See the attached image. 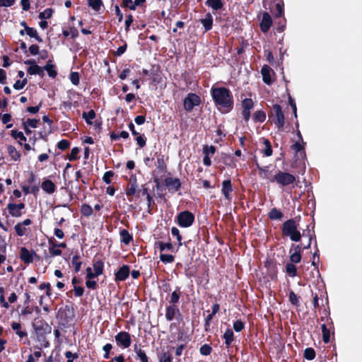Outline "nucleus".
I'll return each instance as SVG.
<instances>
[{
  "instance_id": "cd10ccee",
  "label": "nucleus",
  "mask_w": 362,
  "mask_h": 362,
  "mask_svg": "<svg viewBox=\"0 0 362 362\" xmlns=\"http://www.w3.org/2000/svg\"><path fill=\"white\" fill-rule=\"evenodd\" d=\"M62 33L64 37H71V38H75L78 35V32L75 28H70L69 30H64Z\"/></svg>"
},
{
  "instance_id": "6ab92c4d",
  "label": "nucleus",
  "mask_w": 362,
  "mask_h": 362,
  "mask_svg": "<svg viewBox=\"0 0 362 362\" xmlns=\"http://www.w3.org/2000/svg\"><path fill=\"white\" fill-rule=\"evenodd\" d=\"M201 22L206 31L211 30L213 24L212 15L209 13H207L205 18L201 20Z\"/></svg>"
},
{
  "instance_id": "2f4dec72",
  "label": "nucleus",
  "mask_w": 362,
  "mask_h": 362,
  "mask_svg": "<svg viewBox=\"0 0 362 362\" xmlns=\"http://www.w3.org/2000/svg\"><path fill=\"white\" fill-rule=\"evenodd\" d=\"M11 136L15 139H19V144L21 145H22V143L21 141H26V138L25 136H24V134H23V132H18L17 130H12L11 131Z\"/></svg>"
},
{
  "instance_id": "37998d69",
  "label": "nucleus",
  "mask_w": 362,
  "mask_h": 362,
  "mask_svg": "<svg viewBox=\"0 0 362 362\" xmlns=\"http://www.w3.org/2000/svg\"><path fill=\"white\" fill-rule=\"evenodd\" d=\"M160 259L164 263H170L174 261V257L172 255L161 254Z\"/></svg>"
},
{
  "instance_id": "3c124183",
  "label": "nucleus",
  "mask_w": 362,
  "mask_h": 362,
  "mask_svg": "<svg viewBox=\"0 0 362 362\" xmlns=\"http://www.w3.org/2000/svg\"><path fill=\"white\" fill-rule=\"evenodd\" d=\"M171 233L173 236L176 237L177 241L179 242V245H182V243H181L182 236L180 234L179 230L177 228L173 227L171 229Z\"/></svg>"
},
{
  "instance_id": "412c9836",
  "label": "nucleus",
  "mask_w": 362,
  "mask_h": 362,
  "mask_svg": "<svg viewBox=\"0 0 362 362\" xmlns=\"http://www.w3.org/2000/svg\"><path fill=\"white\" fill-rule=\"evenodd\" d=\"M134 349L141 362H148V357L145 351H143L137 344L134 345Z\"/></svg>"
},
{
  "instance_id": "58836bf2",
  "label": "nucleus",
  "mask_w": 362,
  "mask_h": 362,
  "mask_svg": "<svg viewBox=\"0 0 362 362\" xmlns=\"http://www.w3.org/2000/svg\"><path fill=\"white\" fill-rule=\"evenodd\" d=\"M81 211L83 215L89 216L93 214V209L88 204H83L81 208Z\"/></svg>"
},
{
  "instance_id": "774afa93",
  "label": "nucleus",
  "mask_w": 362,
  "mask_h": 362,
  "mask_svg": "<svg viewBox=\"0 0 362 362\" xmlns=\"http://www.w3.org/2000/svg\"><path fill=\"white\" fill-rule=\"evenodd\" d=\"M29 51H30L31 54L36 55L39 52V47L37 45H32L29 47Z\"/></svg>"
},
{
  "instance_id": "0eeeda50",
  "label": "nucleus",
  "mask_w": 362,
  "mask_h": 362,
  "mask_svg": "<svg viewBox=\"0 0 362 362\" xmlns=\"http://www.w3.org/2000/svg\"><path fill=\"white\" fill-rule=\"evenodd\" d=\"M25 204L23 203L20 204H14V203H8L7 205V209L8 210L9 214L13 217H20L23 215V210L25 209Z\"/></svg>"
},
{
  "instance_id": "e433bc0d",
  "label": "nucleus",
  "mask_w": 362,
  "mask_h": 362,
  "mask_svg": "<svg viewBox=\"0 0 362 362\" xmlns=\"http://www.w3.org/2000/svg\"><path fill=\"white\" fill-rule=\"evenodd\" d=\"M53 13V10L52 8H46L42 12H40L39 14V18L40 19H48L51 18Z\"/></svg>"
},
{
  "instance_id": "e2e57ef3",
  "label": "nucleus",
  "mask_w": 362,
  "mask_h": 362,
  "mask_svg": "<svg viewBox=\"0 0 362 362\" xmlns=\"http://www.w3.org/2000/svg\"><path fill=\"white\" fill-rule=\"evenodd\" d=\"M112 346L110 344H107L103 346V349L105 351V354L104 355L105 358H109V354H110V351L112 349Z\"/></svg>"
},
{
  "instance_id": "4c0bfd02",
  "label": "nucleus",
  "mask_w": 362,
  "mask_h": 362,
  "mask_svg": "<svg viewBox=\"0 0 362 362\" xmlns=\"http://www.w3.org/2000/svg\"><path fill=\"white\" fill-rule=\"evenodd\" d=\"M43 69L47 71L50 77L54 78L57 76V72L52 64L47 63Z\"/></svg>"
},
{
  "instance_id": "4468645a",
  "label": "nucleus",
  "mask_w": 362,
  "mask_h": 362,
  "mask_svg": "<svg viewBox=\"0 0 362 362\" xmlns=\"http://www.w3.org/2000/svg\"><path fill=\"white\" fill-rule=\"evenodd\" d=\"M129 274V267L127 265H123L115 274L116 281H124Z\"/></svg>"
},
{
  "instance_id": "bb28decb",
  "label": "nucleus",
  "mask_w": 362,
  "mask_h": 362,
  "mask_svg": "<svg viewBox=\"0 0 362 362\" xmlns=\"http://www.w3.org/2000/svg\"><path fill=\"white\" fill-rule=\"evenodd\" d=\"M93 270L95 275L97 276L103 274V263L101 261H97L93 264Z\"/></svg>"
},
{
  "instance_id": "603ef678",
  "label": "nucleus",
  "mask_w": 362,
  "mask_h": 362,
  "mask_svg": "<svg viewBox=\"0 0 362 362\" xmlns=\"http://www.w3.org/2000/svg\"><path fill=\"white\" fill-rule=\"evenodd\" d=\"M27 81L25 79L23 81L18 80L16 81V83L13 84V88L16 90H21L24 88V86L26 84Z\"/></svg>"
},
{
  "instance_id": "9d476101",
  "label": "nucleus",
  "mask_w": 362,
  "mask_h": 362,
  "mask_svg": "<svg viewBox=\"0 0 362 362\" xmlns=\"http://www.w3.org/2000/svg\"><path fill=\"white\" fill-rule=\"evenodd\" d=\"M272 24V20L268 13H264L260 23V28L263 33H267Z\"/></svg>"
},
{
  "instance_id": "864d4df0",
  "label": "nucleus",
  "mask_w": 362,
  "mask_h": 362,
  "mask_svg": "<svg viewBox=\"0 0 362 362\" xmlns=\"http://www.w3.org/2000/svg\"><path fill=\"white\" fill-rule=\"evenodd\" d=\"M79 152V149L77 147H74L71 149L70 154L69 155V159L70 160H74L77 158V155Z\"/></svg>"
},
{
  "instance_id": "393cba45",
  "label": "nucleus",
  "mask_w": 362,
  "mask_h": 362,
  "mask_svg": "<svg viewBox=\"0 0 362 362\" xmlns=\"http://www.w3.org/2000/svg\"><path fill=\"white\" fill-rule=\"evenodd\" d=\"M136 187H137V185H136V179L135 178H131L130 179V185L127 188V194L128 196L134 195L136 193Z\"/></svg>"
},
{
  "instance_id": "f704fd0d",
  "label": "nucleus",
  "mask_w": 362,
  "mask_h": 362,
  "mask_svg": "<svg viewBox=\"0 0 362 362\" xmlns=\"http://www.w3.org/2000/svg\"><path fill=\"white\" fill-rule=\"evenodd\" d=\"M39 119H28L25 122H23L24 127H31V128H35L37 127Z\"/></svg>"
},
{
  "instance_id": "b1692460",
  "label": "nucleus",
  "mask_w": 362,
  "mask_h": 362,
  "mask_svg": "<svg viewBox=\"0 0 362 362\" xmlns=\"http://www.w3.org/2000/svg\"><path fill=\"white\" fill-rule=\"evenodd\" d=\"M120 236L122 242H123L126 245H128L132 240V236L125 229L121 230Z\"/></svg>"
},
{
  "instance_id": "c03bdc74",
  "label": "nucleus",
  "mask_w": 362,
  "mask_h": 362,
  "mask_svg": "<svg viewBox=\"0 0 362 362\" xmlns=\"http://www.w3.org/2000/svg\"><path fill=\"white\" fill-rule=\"evenodd\" d=\"M180 293L179 292V288H177V290L173 291L170 296V303H177L180 299Z\"/></svg>"
},
{
  "instance_id": "49530a36",
  "label": "nucleus",
  "mask_w": 362,
  "mask_h": 362,
  "mask_svg": "<svg viewBox=\"0 0 362 362\" xmlns=\"http://www.w3.org/2000/svg\"><path fill=\"white\" fill-rule=\"evenodd\" d=\"M70 80L74 85L77 86L80 81L78 74L77 72H72L70 75Z\"/></svg>"
},
{
  "instance_id": "ea45409f",
  "label": "nucleus",
  "mask_w": 362,
  "mask_h": 362,
  "mask_svg": "<svg viewBox=\"0 0 362 362\" xmlns=\"http://www.w3.org/2000/svg\"><path fill=\"white\" fill-rule=\"evenodd\" d=\"M304 357L308 360H313L315 357V352L312 348H307L304 351Z\"/></svg>"
},
{
  "instance_id": "a19ab883",
  "label": "nucleus",
  "mask_w": 362,
  "mask_h": 362,
  "mask_svg": "<svg viewBox=\"0 0 362 362\" xmlns=\"http://www.w3.org/2000/svg\"><path fill=\"white\" fill-rule=\"evenodd\" d=\"M15 230L16 232V234L18 235V236H23L26 233V228L25 226H23L22 224L18 223L15 227Z\"/></svg>"
},
{
  "instance_id": "72a5a7b5",
  "label": "nucleus",
  "mask_w": 362,
  "mask_h": 362,
  "mask_svg": "<svg viewBox=\"0 0 362 362\" xmlns=\"http://www.w3.org/2000/svg\"><path fill=\"white\" fill-rule=\"evenodd\" d=\"M322 332L324 342L328 343L330 339V332L329 330L327 328L326 325L325 324L322 325Z\"/></svg>"
},
{
  "instance_id": "338daca9",
  "label": "nucleus",
  "mask_w": 362,
  "mask_h": 362,
  "mask_svg": "<svg viewBox=\"0 0 362 362\" xmlns=\"http://www.w3.org/2000/svg\"><path fill=\"white\" fill-rule=\"evenodd\" d=\"M171 361L170 356L167 353L163 354L160 358V362H171Z\"/></svg>"
},
{
  "instance_id": "9b49d317",
  "label": "nucleus",
  "mask_w": 362,
  "mask_h": 362,
  "mask_svg": "<svg viewBox=\"0 0 362 362\" xmlns=\"http://www.w3.org/2000/svg\"><path fill=\"white\" fill-rule=\"evenodd\" d=\"M165 185L168 187L169 190L173 192L177 191L181 185L180 181L177 178L168 177L165 180Z\"/></svg>"
},
{
  "instance_id": "f8f14e48",
  "label": "nucleus",
  "mask_w": 362,
  "mask_h": 362,
  "mask_svg": "<svg viewBox=\"0 0 362 362\" xmlns=\"http://www.w3.org/2000/svg\"><path fill=\"white\" fill-rule=\"evenodd\" d=\"M222 193L223 194L225 198L230 201L231 195L230 192L233 191V187L231 185V182L230 180H224L222 183Z\"/></svg>"
},
{
  "instance_id": "f03ea898",
  "label": "nucleus",
  "mask_w": 362,
  "mask_h": 362,
  "mask_svg": "<svg viewBox=\"0 0 362 362\" xmlns=\"http://www.w3.org/2000/svg\"><path fill=\"white\" fill-rule=\"evenodd\" d=\"M282 232L284 235L288 236L292 241L298 242L301 239V234L298 230V225L293 219H289L284 223Z\"/></svg>"
},
{
  "instance_id": "c9c22d12",
  "label": "nucleus",
  "mask_w": 362,
  "mask_h": 362,
  "mask_svg": "<svg viewBox=\"0 0 362 362\" xmlns=\"http://www.w3.org/2000/svg\"><path fill=\"white\" fill-rule=\"evenodd\" d=\"M243 110H251L253 107V101L251 98H245L242 102Z\"/></svg>"
},
{
  "instance_id": "13d9d810",
  "label": "nucleus",
  "mask_w": 362,
  "mask_h": 362,
  "mask_svg": "<svg viewBox=\"0 0 362 362\" xmlns=\"http://www.w3.org/2000/svg\"><path fill=\"white\" fill-rule=\"evenodd\" d=\"M122 6L128 7L131 10H135V6L134 5V2L132 0H123Z\"/></svg>"
},
{
  "instance_id": "c85d7f7f",
  "label": "nucleus",
  "mask_w": 362,
  "mask_h": 362,
  "mask_svg": "<svg viewBox=\"0 0 362 362\" xmlns=\"http://www.w3.org/2000/svg\"><path fill=\"white\" fill-rule=\"evenodd\" d=\"M286 273L291 277L297 276L296 267L291 263H288L286 266Z\"/></svg>"
},
{
  "instance_id": "0e129e2a",
  "label": "nucleus",
  "mask_w": 362,
  "mask_h": 362,
  "mask_svg": "<svg viewBox=\"0 0 362 362\" xmlns=\"http://www.w3.org/2000/svg\"><path fill=\"white\" fill-rule=\"evenodd\" d=\"M86 276L87 278L89 279H93L97 277V276L95 275L94 270L93 271V269L90 267H88L86 269Z\"/></svg>"
},
{
  "instance_id": "39448f33",
  "label": "nucleus",
  "mask_w": 362,
  "mask_h": 362,
  "mask_svg": "<svg viewBox=\"0 0 362 362\" xmlns=\"http://www.w3.org/2000/svg\"><path fill=\"white\" fill-rule=\"evenodd\" d=\"M194 221V216L192 213L185 211L180 213L177 216V222L180 226L187 228L192 225Z\"/></svg>"
},
{
  "instance_id": "6e6552de",
  "label": "nucleus",
  "mask_w": 362,
  "mask_h": 362,
  "mask_svg": "<svg viewBox=\"0 0 362 362\" xmlns=\"http://www.w3.org/2000/svg\"><path fill=\"white\" fill-rule=\"evenodd\" d=\"M115 341L117 343L123 346L128 348L131 345L130 334L127 332H120L115 336Z\"/></svg>"
},
{
  "instance_id": "a878e982",
  "label": "nucleus",
  "mask_w": 362,
  "mask_h": 362,
  "mask_svg": "<svg viewBox=\"0 0 362 362\" xmlns=\"http://www.w3.org/2000/svg\"><path fill=\"white\" fill-rule=\"evenodd\" d=\"M269 217L272 220H280L283 217V214L277 209L274 208L269 213Z\"/></svg>"
},
{
  "instance_id": "6e6d98bb",
  "label": "nucleus",
  "mask_w": 362,
  "mask_h": 362,
  "mask_svg": "<svg viewBox=\"0 0 362 362\" xmlns=\"http://www.w3.org/2000/svg\"><path fill=\"white\" fill-rule=\"evenodd\" d=\"M289 300L293 305H297L298 303V297L293 291L289 293Z\"/></svg>"
},
{
  "instance_id": "dca6fc26",
  "label": "nucleus",
  "mask_w": 362,
  "mask_h": 362,
  "mask_svg": "<svg viewBox=\"0 0 362 362\" xmlns=\"http://www.w3.org/2000/svg\"><path fill=\"white\" fill-rule=\"evenodd\" d=\"M42 189L48 194H52L55 189V185L49 180H45L42 183Z\"/></svg>"
},
{
  "instance_id": "473e14b6",
  "label": "nucleus",
  "mask_w": 362,
  "mask_h": 362,
  "mask_svg": "<svg viewBox=\"0 0 362 362\" xmlns=\"http://www.w3.org/2000/svg\"><path fill=\"white\" fill-rule=\"evenodd\" d=\"M95 117V113L93 110H90L88 112H84L83 113V118L89 124H92L91 120L93 119Z\"/></svg>"
},
{
  "instance_id": "69168bd1",
  "label": "nucleus",
  "mask_w": 362,
  "mask_h": 362,
  "mask_svg": "<svg viewBox=\"0 0 362 362\" xmlns=\"http://www.w3.org/2000/svg\"><path fill=\"white\" fill-rule=\"evenodd\" d=\"M96 281L93 280V279H88V281H86V286L88 288H92V289H95V287H96Z\"/></svg>"
},
{
  "instance_id": "1a4fd4ad",
  "label": "nucleus",
  "mask_w": 362,
  "mask_h": 362,
  "mask_svg": "<svg viewBox=\"0 0 362 362\" xmlns=\"http://www.w3.org/2000/svg\"><path fill=\"white\" fill-rule=\"evenodd\" d=\"M25 64L30 65L28 69V73L30 75H44V69L37 65L33 60H27L25 62Z\"/></svg>"
},
{
  "instance_id": "c756f323",
  "label": "nucleus",
  "mask_w": 362,
  "mask_h": 362,
  "mask_svg": "<svg viewBox=\"0 0 362 362\" xmlns=\"http://www.w3.org/2000/svg\"><path fill=\"white\" fill-rule=\"evenodd\" d=\"M88 5L95 11H98L100 10L103 5L101 0H88Z\"/></svg>"
},
{
  "instance_id": "4d7b16f0",
  "label": "nucleus",
  "mask_w": 362,
  "mask_h": 362,
  "mask_svg": "<svg viewBox=\"0 0 362 362\" xmlns=\"http://www.w3.org/2000/svg\"><path fill=\"white\" fill-rule=\"evenodd\" d=\"M211 351V348L209 346L206 345V344L203 345L200 348L201 354L204 355V356H207V355L210 354Z\"/></svg>"
},
{
  "instance_id": "09e8293b",
  "label": "nucleus",
  "mask_w": 362,
  "mask_h": 362,
  "mask_svg": "<svg viewBox=\"0 0 362 362\" xmlns=\"http://www.w3.org/2000/svg\"><path fill=\"white\" fill-rule=\"evenodd\" d=\"M244 327L245 325L241 320H236L233 323V329L235 332H240L244 329Z\"/></svg>"
},
{
  "instance_id": "8fccbe9b",
  "label": "nucleus",
  "mask_w": 362,
  "mask_h": 362,
  "mask_svg": "<svg viewBox=\"0 0 362 362\" xmlns=\"http://www.w3.org/2000/svg\"><path fill=\"white\" fill-rule=\"evenodd\" d=\"M69 146H70V143L67 140H65V139L61 140L57 144V147L60 150H65V149L68 148L69 147Z\"/></svg>"
},
{
  "instance_id": "79ce46f5",
  "label": "nucleus",
  "mask_w": 362,
  "mask_h": 362,
  "mask_svg": "<svg viewBox=\"0 0 362 362\" xmlns=\"http://www.w3.org/2000/svg\"><path fill=\"white\" fill-rule=\"evenodd\" d=\"M72 264L74 266L76 272H78L81 266V262L78 261V256L74 255L72 257Z\"/></svg>"
},
{
  "instance_id": "de8ad7c7",
  "label": "nucleus",
  "mask_w": 362,
  "mask_h": 362,
  "mask_svg": "<svg viewBox=\"0 0 362 362\" xmlns=\"http://www.w3.org/2000/svg\"><path fill=\"white\" fill-rule=\"evenodd\" d=\"M204 153L205 155H214L216 152V147L214 146H205L203 149Z\"/></svg>"
},
{
  "instance_id": "7c9ffc66",
  "label": "nucleus",
  "mask_w": 362,
  "mask_h": 362,
  "mask_svg": "<svg viewBox=\"0 0 362 362\" xmlns=\"http://www.w3.org/2000/svg\"><path fill=\"white\" fill-rule=\"evenodd\" d=\"M264 148L262 151L263 153L266 156H272V146H271L269 141L268 139H264Z\"/></svg>"
},
{
  "instance_id": "423d86ee",
  "label": "nucleus",
  "mask_w": 362,
  "mask_h": 362,
  "mask_svg": "<svg viewBox=\"0 0 362 362\" xmlns=\"http://www.w3.org/2000/svg\"><path fill=\"white\" fill-rule=\"evenodd\" d=\"M273 113L274 115V123L278 128L281 129L284 125V115L283 114L281 107L279 105H274L272 107Z\"/></svg>"
},
{
  "instance_id": "4be33fe9",
  "label": "nucleus",
  "mask_w": 362,
  "mask_h": 362,
  "mask_svg": "<svg viewBox=\"0 0 362 362\" xmlns=\"http://www.w3.org/2000/svg\"><path fill=\"white\" fill-rule=\"evenodd\" d=\"M223 339H225V344L227 347H229L233 341V332L231 329H228L224 334H223Z\"/></svg>"
},
{
  "instance_id": "f3484780",
  "label": "nucleus",
  "mask_w": 362,
  "mask_h": 362,
  "mask_svg": "<svg viewBox=\"0 0 362 362\" xmlns=\"http://www.w3.org/2000/svg\"><path fill=\"white\" fill-rule=\"evenodd\" d=\"M205 4L214 11L222 8L223 6L222 0H206Z\"/></svg>"
},
{
  "instance_id": "7ed1b4c3",
  "label": "nucleus",
  "mask_w": 362,
  "mask_h": 362,
  "mask_svg": "<svg viewBox=\"0 0 362 362\" xmlns=\"http://www.w3.org/2000/svg\"><path fill=\"white\" fill-rule=\"evenodd\" d=\"M272 181L281 186H286L293 183L296 181V177L288 173L279 171L274 175Z\"/></svg>"
},
{
  "instance_id": "a211bd4d",
  "label": "nucleus",
  "mask_w": 362,
  "mask_h": 362,
  "mask_svg": "<svg viewBox=\"0 0 362 362\" xmlns=\"http://www.w3.org/2000/svg\"><path fill=\"white\" fill-rule=\"evenodd\" d=\"M21 258L25 263H30L33 260L32 254L25 247H22L21 249Z\"/></svg>"
},
{
  "instance_id": "20e7f679",
  "label": "nucleus",
  "mask_w": 362,
  "mask_h": 362,
  "mask_svg": "<svg viewBox=\"0 0 362 362\" xmlns=\"http://www.w3.org/2000/svg\"><path fill=\"white\" fill-rule=\"evenodd\" d=\"M201 103V98L195 93H189L184 99L183 105L187 112H191L196 106Z\"/></svg>"
},
{
  "instance_id": "052dcab7",
  "label": "nucleus",
  "mask_w": 362,
  "mask_h": 362,
  "mask_svg": "<svg viewBox=\"0 0 362 362\" xmlns=\"http://www.w3.org/2000/svg\"><path fill=\"white\" fill-rule=\"evenodd\" d=\"M254 116H255V119H257V121H259V122L264 121V119L266 118L264 113H263L262 112H256L255 113Z\"/></svg>"
},
{
  "instance_id": "2eb2a0df",
  "label": "nucleus",
  "mask_w": 362,
  "mask_h": 362,
  "mask_svg": "<svg viewBox=\"0 0 362 362\" xmlns=\"http://www.w3.org/2000/svg\"><path fill=\"white\" fill-rule=\"evenodd\" d=\"M293 252H291L290 260L294 264L299 263L301 260V247L300 245H296L293 248Z\"/></svg>"
},
{
  "instance_id": "ddd939ff",
  "label": "nucleus",
  "mask_w": 362,
  "mask_h": 362,
  "mask_svg": "<svg viewBox=\"0 0 362 362\" xmlns=\"http://www.w3.org/2000/svg\"><path fill=\"white\" fill-rule=\"evenodd\" d=\"M261 73L263 77V81L268 85L271 84L272 74H273L272 69L268 65H264L262 68Z\"/></svg>"
},
{
  "instance_id": "aec40b11",
  "label": "nucleus",
  "mask_w": 362,
  "mask_h": 362,
  "mask_svg": "<svg viewBox=\"0 0 362 362\" xmlns=\"http://www.w3.org/2000/svg\"><path fill=\"white\" fill-rule=\"evenodd\" d=\"M178 311L174 305H170L166 308L165 318L168 321H171L175 317L176 312Z\"/></svg>"
},
{
  "instance_id": "5701e85b",
  "label": "nucleus",
  "mask_w": 362,
  "mask_h": 362,
  "mask_svg": "<svg viewBox=\"0 0 362 362\" xmlns=\"http://www.w3.org/2000/svg\"><path fill=\"white\" fill-rule=\"evenodd\" d=\"M7 151L9 156L14 160H18L20 159L21 155L20 153L16 149V148L13 146H8L7 147Z\"/></svg>"
},
{
  "instance_id": "bf43d9fd",
  "label": "nucleus",
  "mask_w": 362,
  "mask_h": 362,
  "mask_svg": "<svg viewBox=\"0 0 362 362\" xmlns=\"http://www.w3.org/2000/svg\"><path fill=\"white\" fill-rule=\"evenodd\" d=\"M15 0H0V7H8L13 5Z\"/></svg>"
},
{
  "instance_id": "a18cd8bd",
  "label": "nucleus",
  "mask_w": 362,
  "mask_h": 362,
  "mask_svg": "<svg viewBox=\"0 0 362 362\" xmlns=\"http://www.w3.org/2000/svg\"><path fill=\"white\" fill-rule=\"evenodd\" d=\"M114 176L112 171H107L105 173L103 180L106 184H110L112 181V177Z\"/></svg>"
},
{
  "instance_id": "f257e3e1",
  "label": "nucleus",
  "mask_w": 362,
  "mask_h": 362,
  "mask_svg": "<svg viewBox=\"0 0 362 362\" xmlns=\"http://www.w3.org/2000/svg\"><path fill=\"white\" fill-rule=\"evenodd\" d=\"M211 94L218 109L224 112H228L233 107V98L231 92L226 88H212Z\"/></svg>"
},
{
  "instance_id": "680f3d73",
  "label": "nucleus",
  "mask_w": 362,
  "mask_h": 362,
  "mask_svg": "<svg viewBox=\"0 0 362 362\" xmlns=\"http://www.w3.org/2000/svg\"><path fill=\"white\" fill-rule=\"evenodd\" d=\"M74 291L75 295L78 297L83 296V292H84V289L83 287L76 286H74Z\"/></svg>"
},
{
  "instance_id": "5fc2aeb1",
  "label": "nucleus",
  "mask_w": 362,
  "mask_h": 362,
  "mask_svg": "<svg viewBox=\"0 0 362 362\" xmlns=\"http://www.w3.org/2000/svg\"><path fill=\"white\" fill-rule=\"evenodd\" d=\"M25 32H26V34L31 37H37V32L33 28H30V27L25 26Z\"/></svg>"
}]
</instances>
